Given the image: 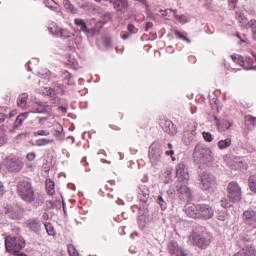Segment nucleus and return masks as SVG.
I'll use <instances>...</instances> for the list:
<instances>
[{
	"label": "nucleus",
	"mask_w": 256,
	"mask_h": 256,
	"mask_svg": "<svg viewBox=\"0 0 256 256\" xmlns=\"http://www.w3.org/2000/svg\"><path fill=\"white\" fill-rule=\"evenodd\" d=\"M43 95H48L49 97H55V90L51 89V88H44V90H42Z\"/></svg>",
	"instance_id": "obj_37"
},
{
	"label": "nucleus",
	"mask_w": 256,
	"mask_h": 256,
	"mask_svg": "<svg viewBox=\"0 0 256 256\" xmlns=\"http://www.w3.org/2000/svg\"><path fill=\"white\" fill-rule=\"evenodd\" d=\"M68 253L70 256H79V252L72 244L68 245Z\"/></svg>",
	"instance_id": "obj_35"
},
{
	"label": "nucleus",
	"mask_w": 256,
	"mask_h": 256,
	"mask_svg": "<svg viewBox=\"0 0 256 256\" xmlns=\"http://www.w3.org/2000/svg\"><path fill=\"white\" fill-rule=\"evenodd\" d=\"M243 221L246 225H256V211L246 210L243 213Z\"/></svg>",
	"instance_id": "obj_12"
},
{
	"label": "nucleus",
	"mask_w": 256,
	"mask_h": 256,
	"mask_svg": "<svg viewBox=\"0 0 256 256\" xmlns=\"http://www.w3.org/2000/svg\"><path fill=\"white\" fill-rule=\"evenodd\" d=\"M232 60L234 63H241V57L240 56H232Z\"/></svg>",
	"instance_id": "obj_49"
},
{
	"label": "nucleus",
	"mask_w": 256,
	"mask_h": 256,
	"mask_svg": "<svg viewBox=\"0 0 256 256\" xmlns=\"http://www.w3.org/2000/svg\"><path fill=\"white\" fill-rule=\"evenodd\" d=\"M26 119L27 116H25V114H20L19 116H17L14 122V127H21V125H23V121H25Z\"/></svg>",
	"instance_id": "obj_29"
},
{
	"label": "nucleus",
	"mask_w": 256,
	"mask_h": 256,
	"mask_svg": "<svg viewBox=\"0 0 256 256\" xmlns=\"http://www.w3.org/2000/svg\"><path fill=\"white\" fill-rule=\"evenodd\" d=\"M172 13L174 15V19L178 21V23H181V25H185V23H189V18L185 16L184 14H177V10H172Z\"/></svg>",
	"instance_id": "obj_21"
},
{
	"label": "nucleus",
	"mask_w": 256,
	"mask_h": 256,
	"mask_svg": "<svg viewBox=\"0 0 256 256\" xmlns=\"http://www.w3.org/2000/svg\"><path fill=\"white\" fill-rule=\"evenodd\" d=\"M53 141H54L53 139L42 138V139L36 140V145L37 147H45V145H49L53 143Z\"/></svg>",
	"instance_id": "obj_28"
},
{
	"label": "nucleus",
	"mask_w": 256,
	"mask_h": 256,
	"mask_svg": "<svg viewBox=\"0 0 256 256\" xmlns=\"http://www.w3.org/2000/svg\"><path fill=\"white\" fill-rule=\"evenodd\" d=\"M220 205H221V207H228V205H229V203L224 199V200H221L220 201Z\"/></svg>",
	"instance_id": "obj_50"
},
{
	"label": "nucleus",
	"mask_w": 256,
	"mask_h": 256,
	"mask_svg": "<svg viewBox=\"0 0 256 256\" xmlns=\"http://www.w3.org/2000/svg\"><path fill=\"white\" fill-rule=\"evenodd\" d=\"M228 167H230V169H234V171L243 169V161L237 157L230 158L228 160Z\"/></svg>",
	"instance_id": "obj_17"
},
{
	"label": "nucleus",
	"mask_w": 256,
	"mask_h": 256,
	"mask_svg": "<svg viewBox=\"0 0 256 256\" xmlns=\"http://www.w3.org/2000/svg\"><path fill=\"white\" fill-rule=\"evenodd\" d=\"M28 227L37 233L41 229V222L39 220H31L28 223Z\"/></svg>",
	"instance_id": "obj_27"
},
{
	"label": "nucleus",
	"mask_w": 256,
	"mask_h": 256,
	"mask_svg": "<svg viewBox=\"0 0 256 256\" xmlns=\"http://www.w3.org/2000/svg\"><path fill=\"white\" fill-rule=\"evenodd\" d=\"M63 5L65 9L69 11V13H72L73 15H76V13H79V10L75 8L73 4H71V1L63 0Z\"/></svg>",
	"instance_id": "obj_22"
},
{
	"label": "nucleus",
	"mask_w": 256,
	"mask_h": 256,
	"mask_svg": "<svg viewBox=\"0 0 256 256\" xmlns=\"http://www.w3.org/2000/svg\"><path fill=\"white\" fill-rule=\"evenodd\" d=\"M168 249L170 251V253L173 254V256H184L185 252H183V249H181V247H179V244H177V242L172 241L168 244Z\"/></svg>",
	"instance_id": "obj_16"
},
{
	"label": "nucleus",
	"mask_w": 256,
	"mask_h": 256,
	"mask_svg": "<svg viewBox=\"0 0 256 256\" xmlns=\"http://www.w3.org/2000/svg\"><path fill=\"white\" fill-rule=\"evenodd\" d=\"M248 27L251 29L252 33H253V39L256 40V20H250L248 22Z\"/></svg>",
	"instance_id": "obj_31"
},
{
	"label": "nucleus",
	"mask_w": 256,
	"mask_h": 256,
	"mask_svg": "<svg viewBox=\"0 0 256 256\" xmlns=\"http://www.w3.org/2000/svg\"><path fill=\"white\" fill-rule=\"evenodd\" d=\"M7 143V139L5 137L0 138V147Z\"/></svg>",
	"instance_id": "obj_51"
},
{
	"label": "nucleus",
	"mask_w": 256,
	"mask_h": 256,
	"mask_svg": "<svg viewBox=\"0 0 256 256\" xmlns=\"http://www.w3.org/2000/svg\"><path fill=\"white\" fill-rule=\"evenodd\" d=\"M157 202L159 203L161 209H167V204L165 203V200H163V197L158 196Z\"/></svg>",
	"instance_id": "obj_40"
},
{
	"label": "nucleus",
	"mask_w": 256,
	"mask_h": 256,
	"mask_svg": "<svg viewBox=\"0 0 256 256\" xmlns=\"http://www.w3.org/2000/svg\"><path fill=\"white\" fill-rule=\"evenodd\" d=\"M184 41H187V43H191V39L187 38L184 36V38H182Z\"/></svg>",
	"instance_id": "obj_58"
},
{
	"label": "nucleus",
	"mask_w": 256,
	"mask_h": 256,
	"mask_svg": "<svg viewBox=\"0 0 256 256\" xmlns=\"http://www.w3.org/2000/svg\"><path fill=\"white\" fill-rule=\"evenodd\" d=\"M176 177L180 183H187L189 181V170L183 163H179L176 168Z\"/></svg>",
	"instance_id": "obj_8"
},
{
	"label": "nucleus",
	"mask_w": 256,
	"mask_h": 256,
	"mask_svg": "<svg viewBox=\"0 0 256 256\" xmlns=\"http://www.w3.org/2000/svg\"><path fill=\"white\" fill-rule=\"evenodd\" d=\"M111 3L116 9V11H123V9H127V0H110Z\"/></svg>",
	"instance_id": "obj_18"
},
{
	"label": "nucleus",
	"mask_w": 256,
	"mask_h": 256,
	"mask_svg": "<svg viewBox=\"0 0 256 256\" xmlns=\"http://www.w3.org/2000/svg\"><path fill=\"white\" fill-rule=\"evenodd\" d=\"M231 5H233V8H235V5H237V0L231 1V2H230V6H231Z\"/></svg>",
	"instance_id": "obj_57"
},
{
	"label": "nucleus",
	"mask_w": 256,
	"mask_h": 256,
	"mask_svg": "<svg viewBox=\"0 0 256 256\" xmlns=\"http://www.w3.org/2000/svg\"><path fill=\"white\" fill-rule=\"evenodd\" d=\"M74 37H75V43H83V36H81V33L80 32H78V33H76V35H74Z\"/></svg>",
	"instance_id": "obj_43"
},
{
	"label": "nucleus",
	"mask_w": 256,
	"mask_h": 256,
	"mask_svg": "<svg viewBox=\"0 0 256 256\" xmlns=\"http://www.w3.org/2000/svg\"><path fill=\"white\" fill-rule=\"evenodd\" d=\"M160 13H173V9H165V10H160Z\"/></svg>",
	"instance_id": "obj_53"
},
{
	"label": "nucleus",
	"mask_w": 256,
	"mask_h": 256,
	"mask_svg": "<svg viewBox=\"0 0 256 256\" xmlns=\"http://www.w3.org/2000/svg\"><path fill=\"white\" fill-rule=\"evenodd\" d=\"M189 239L194 245H197V247H207L210 243L207 234H199L197 232H193Z\"/></svg>",
	"instance_id": "obj_6"
},
{
	"label": "nucleus",
	"mask_w": 256,
	"mask_h": 256,
	"mask_svg": "<svg viewBox=\"0 0 256 256\" xmlns=\"http://www.w3.org/2000/svg\"><path fill=\"white\" fill-rule=\"evenodd\" d=\"M36 113H51V106L44 105L36 110Z\"/></svg>",
	"instance_id": "obj_33"
},
{
	"label": "nucleus",
	"mask_w": 256,
	"mask_h": 256,
	"mask_svg": "<svg viewBox=\"0 0 256 256\" xmlns=\"http://www.w3.org/2000/svg\"><path fill=\"white\" fill-rule=\"evenodd\" d=\"M193 155L194 161L201 165H205L206 163H211V161H213V151L201 144H198L195 147Z\"/></svg>",
	"instance_id": "obj_3"
},
{
	"label": "nucleus",
	"mask_w": 256,
	"mask_h": 256,
	"mask_svg": "<svg viewBox=\"0 0 256 256\" xmlns=\"http://www.w3.org/2000/svg\"><path fill=\"white\" fill-rule=\"evenodd\" d=\"M48 135H50L48 130H38L34 132V137H48Z\"/></svg>",
	"instance_id": "obj_34"
},
{
	"label": "nucleus",
	"mask_w": 256,
	"mask_h": 256,
	"mask_svg": "<svg viewBox=\"0 0 256 256\" xmlns=\"http://www.w3.org/2000/svg\"><path fill=\"white\" fill-rule=\"evenodd\" d=\"M245 122L249 123V125H256V118L253 116H246Z\"/></svg>",
	"instance_id": "obj_39"
},
{
	"label": "nucleus",
	"mask_w": 256,
	"mask_h": 256,
	"mask_svg": "<svg viewBox=\"0 0 256 256\" xmlns=\"http://www.w3.org/2000/svg\"><path fill=\"white\" fill-rule=\"evenodd\" d=\"M27 99H29V95L27 93H23L18 97V106L21 107V109H27Z\"/></svg>",
	"instance_id": "obj_20"
},
{
	"label": "nucleus",
	"mask_w": 256,
	"mask_h": 256,
	"mask_svg": "<svg viewBox=\"0 0 256 256\" xmlns=\"http://www.w3.org/2000/svg\"><path fill=\"white\" fill-rule=\"evenodd\" d=\"M195 131H197V128L195 126H191L190 129L184 131L182 139L186 145L193 143V141H195V139L197 138V132Z\"/></svg>",
	"instance_id": "obj_10"
},
{
	"label": "nucleus",
	"mask_w": 256,
	"mask_h": 256,
	"mask_svg": "<svg viewBox=\"0 0 256 256\" xmlns=\"http://www.w3.org/2000/svg\"><path fill=\"white\" fill-rule=\"evenodd\" d=\"M236 19L239 21V23H242V25H245L247 23V18L243 15V13H236Z\"/></svg>",
	"instance_id": "obj_36"
},
{
	"label": "nucleus",
	"mask_w": 256,
	"mask_h": 256,
	"mask_svg": "<svg viewBox=\"0 0 256 256\" xmlns=\"http://www.w3.org/2000/svg\"><path fill=\"white\" fill-rule=\"evenodd\" d=\"M248 63H253V60H251V59H248Z\"/></svg>",
	"instance_id": "obj_62"
},
{
	"label": "nucleus",
	"mask_w": 256,
	"mask_h": 256,
	"mask_svg": "<svg viewBox=\"0 0 256 256\" xmlns=\"http://www.w3.org/2000/svg\"><path fill=\"white\" fill-rule=\"evenodd\" d=\"M17 193L25 203H33L35 201V189L31 182L22 180L17 185Z\"/></svg>",
	"instance_id": "obj_2"
},
{
	"label": "nucleus",
	"mask_w": 256,
	"mask_h": 256,
	"mask_svg": "<svg viewBox=\"0 0 256 256\" xmlns=\"http://www.w3.org/2000/svg\"><path fill=\"white\" fill-rule=\"evenodd\" d=\"M35 157H37V155L34 152L28 153L26 156L28 161H35Z\"/></svg>",
	"instance_id": "obj_45"
},
{
	"label": "nucleus",
	"mask_w": 256,
	"mask_h": 256,
	"mask_svg": "<svg viewBox=\"0 0 256 256\" xmlns=\"http://www.w3.org/2000/svg\"><path fill=\"white\" fill-rule=\"evenodd\" d=\"M168 15H169V12L168 13H165V12L162 13V17H167Z\"/></svg>",
	"instance_id": "obj_59"
},
{
	"label": "nucleus",
	"mask_w": 256,
	"mask_h": 256,
	"mask_svg": "<svg viewBox=\"0 0 256 256\" xmlns=\"http://www.w3.org/2000/svg\"><path fill=\"white\" fill-rule=\"evenodd\" d=\"M185 212L192 219H211L215 215L213 208L207 204H190Z\"/></svg>",
	"instance_id": "obj_1"
},
{
	"label": "nucleus",
	"mask_w": 256,
	"mask_h": 256,
	"mask_svg": "<svg viewBox=\"0 0 256 256\" xmlns=\"http://www.w3.org/2000/svg\"><path fill=\"white\" fill-rule=\"evenodd\" d=\"M162 129L168 135L177 134V128L175 127V124H173L171 120H165L164 123H162Z\"/></svg>",
	"instance_id": "obj_15"
},
{
	"label": "nucleus",
	"mask_w": 256,
	"mask_h": 256,
	"mask_svg": "<svg viewBox=\"0 0 256 256\" xmlns=\"http://www.w3.org/2000/svg\"><path fill=\"white\" fill-rule=\"evenodd\" d=\"M249 188L253 193H256V175L250 176Z\"/></svg>",
	"instance_id": "obj_30"
},
{
	"label": "nucleus",
	"mask_w": 256,
	"mask_h": 256,
	"mask_svg": "<svg viewBox=\"0 0 256 256\" xmlns=\"http://www.w3.org/2000/svg\"><path fill=\"white\" fill-rule=\"evenodd\" d=\"M232 141L231 138H226L224 140H220L218 142V149H220L221 151L225 150V149H229V146L231 145Z\"/></svg>",
	"instance_id": "obj_25"
},
{
	"label": "nucleus",
	"mask_w": 256,
	"mask_h": 256,
	"mask_svg": "<svg viewBox=\"0 0 256 256\" xmlns=\"http://www.w3.org/2000/svg\"><path fill=\"white\" fill-rule=\"evenodd\" d=\"M5 195V186H3V182H0V197Z\"/></svg>",
	"instance_id": "obj_48"
},
{
	"label": "nucleus",
	"mask_w": 256,
	"mask_h": 256,
	"mask_svg": "<svg viewBox=\"0 0 256 256\" xmlns=\"http://www.w3.org/2000/svg\"><path fill=\"white\" fill-rule=\"evenodd\" d=\"M139 1H141L142 3H147V0H139Z\"/></svg>",
	"instance_id": "obj_61"
},
{
	"label": "nucleus",
	"mask_w": 256,
	"mask_h": 256,
	"mask_svg": "<svg viewBox=\"0 0 256 256\" xmlns=\"http://www.w3.org/2000/svg\"><path fill=\"white\" fill-rule=\"evenodd\" d=\"M219 221H225L227 219V214L225 212H219L217 215Z\"/></svg>",
	"instance_id": "obj_44"
},
{
	"label": "nucleus",
	"mask_w": 256,
	"mask_h": 256,
	"mask_svg": "<svg viewBox=\"0 0 256 256\" xmlns=\"http://www.w3.org/2000/svg\"><path fill=\"white\" fill-rule=\"evenodd\" d=\"M203 139H205L208 143H211L213 141V135L209 132H203Z\"/></svg>",
	"instance_id": "obj_38"
},
{
	"label": "nucleus",
	"mask_w": 256,
	"mask_h": 256,
	"mask_svg": "<svg viewBox=\"0 0 256 256\" xmlns=\"http://www.w3.org/2000/svg\"><path fill=\"white\" fill-rule=\"evenodd\" d=\"M5 213L9 217V219L13 220L21 219L23 217V210H21L19 206L7 208Z\"/></svg>",
	"instance_id": "obj_11"
},
{
	"label": "nucleus",
	"mask_w": 256,
	"mask_h": 256,
	"mask_svg": "<svg viewBox=\"0 0 256 256\" xmlns=\"http://www.w3.org/2000/svg\"><path fill=\"white\" fill-rule=\"evenodd\" d=\"M168 147H169V149H173V144L168 143Z\"/></svg>",
	"instance_id": "obj_60"
},
{
	"label": "nucleus",
	"mask_w": 256,
	"mask_h": 256,
	"mask_svg": "<svg viewBox=\"0 0 256 256\" xmlns=\"http://www.w3.org/2000/svg\"><path fill=\"white\" fill-rule=\"evenodd\" d=\"M172 173H173V171L171 170V168L166 169L167 178H166V180H164V183H169L171 181V174Z\"/></svg>",
	"instance_id": "obj_41"
},
{
	"label": "nucleus",
	"mask_w": 256,
	"mask_h": 256,
	"mask_svg": "<svg viewBox=\"0 0 256 256\" xmlns=\"http://www.w3.org/2000/svg\"><path fill=\"white\" fill-rule=\"evenodd\" d=\"M128 31L130 35H133V33H135V26H133V24H129Z\"/></svg>",
	"instance_id": "obj_47"
},
{
	"label": "nucleus",
	"mask_w": 256,
	"mask_h": 256,
	"mask_svg": "<svg viewBox=\"0 0 256 256\" xmlns=\"http://www.w3.org/2000/svg\"><path fill=\"white\" fill-rule=\"evenodd\" d=\"M174 35L177 37V39H185V36H183V34L177 30L174 31Z\"/></svg>",
	"instance_id": "obj_46"
},
{
	"label": "nucleus",
	"mask_w": 256,
	"mask_h": 256,
	"mask_svg": "<svg viewBox=\"0 0 256 256\" xmlns=\"http://www.w3.org/2000/svg\"><path fill=\"white\" fill-rule=\"evenodd\" d=\"M46 190L48 195H55V182L53 180H46Z\"/></svg>",
	"instance_id": "obj_24"
},
{
	"label": "nucleus",
	"mask_w": 256,
	"mask_h": 256,
	"mask_svg": "<svg viewBox=\"0 0 256 256\" xmlns=\"http://www.w3.org/2000/svg\"><path fill=\"white\" fill-rule=\"evenodd\" d=\"M49 29L50 32H52L57 37H61V39H69V37L72 35L71 31H69L67 28L56 27L54 30L53 28Z\"/></svg>",
	"instance_id": "obj_13"
},
{
	"label": "nucleus",
	"mask_w": 256,
	"mask_h": 256,
	"mask_svg": "<svg viewBox=\"0 0 256 256\" xmlns=\"http://www.w3.org/2000/svg\"><path fill=\"white\" fill-rule=\"evenodd\" d=\"M214 121H216L217 130L220 133L227 131V129H230L233 126V123H231L229 120H222L219 122L217 116H214Z\"/></svg>",
	"instance_id": "obj_14"
},
{
	"label": "nucleus",
	"mask_w": 256,
	"mask_h": 256,
	"mask_svg": "<svg viewBox=\"0 0 256 256\" xmlns=\"http://www.w3.org/2000/svg\"><path fill=\"white\" fill-rule=\"evenodd\" d=\"M165 155H169L170 157H173V155H175V151L168 150V151L165 152Z\"/></svg>",
	"instance_id": "obj_52"
},
{
	"label": "nucleus",
	"mask_w": 256,
	"mask_h": 256,
	"mask_svg": "<svg viewBox=\"0 0 256 256\" xmlns=\"http://www.w3.org/2000/svg\"><path fill=\"white\" fill-rule=\"evenodd\" d=\"M102 19L104 23H107L108 21H111V13L106 12L102 15Z\"/></svg>",
	"instance_id": "obj_42"
},
{
	"label": "nucleus",
	"mask_w": 256,
	"mask_h": 256,
	"mask_svg": "<svg viewBox=\"0 0 256 256\" xmlns=\"http://www.w3.org/2000/svg\"><path fill=\"white\" fill-rule=\"evenodd\" d=\"M53 118L50 117H40L39 118V124L42 126V127H45V128H49L53 125V122L52 121Z\"/></svg>",
	"instance_id": "obj_23"
},
{
	"label": "nucleus",
	"mask_w": 256,
	"mask_h": 256,
	"mask_svg": "<svg viewBox=\"0 0 256 256\" xmlns=\"http://www.w3.org/2000/svg\"><path fill=\"white\" fill-rule=\"evenodd\" d=\"M201 183L202 189H204V191H209V189H213L216 185L215 176L211 173L204 172L201 175Z\"/></svg>",
	"instance_id": "obj_9"
},
{
	"label": "nucleus",
	"mask_w": 256,
	"mask_h": 256,
	"mask_svg": "<svg viewBox=\"0 0 256 256\" xmlns=\"http://www.w3.org/2000/svg\"><path fill=\"white\" fill-rule=\"evenodd\" d=\"M178 193H180V195H184L186 199H189V197H191V189H189V187L185 185H181L179 187Z\"/></svg>",
	"instance_id": "obj_26"
},
{
	"label": "nucleus",
	"mask_w": 256,
	"mask_h": 256,
	"mask_svg": "<svg viewBox=\"0 0 256 256\" xmlns=\"http://www.w3.org/2000/svg\"><path fill=\"white\" fill-rule=\"evenodd\" d=\"M245 69L246 71H251V70L256 71V66H249V67H246Z\"/></svg>",
	"instance_id": "obj_55"
},
{
	"label": "nucleus",
	"mask_w": 256,
	"mask_h": 256,
	"mask_svg": "<svg viewBox=\"0 0 256 256\" xmlns=\"http://www.w3.org/2000/svg\"><path fill=\"white\" fill-rule=\"evenodd\" d=\"M4 165L8 169V171L18 172L23 169V162L19 160V158H7L4 160Z\"/></svg>",
	"instance_id": "obj_7"
},
{
	"label": "nucleus",
	"mask_w": 256,
	"mask_h": 256,
	"mask_svg": "<svg viewBox=\"0 0 256 256\" xmlns=\"http://www.w3.org/2000/svg\"><path fill=\"white\" fill-rule=\"evenodd\" d=\"M45 228L48 235H50L51 237H55V228L53 227L52 224L50 223L45 224Z\"/></svg>",
	"instance_id": "obj_32"
},
{
	"label": "nucleus",
	"mask_w": 256,
	"mask_h": 256,
	"mask_svg": "<svg viewBox=\"0 0 256 256\" xmlns=\"http://www.w3.org/2000/svg\"><path fill=\"white\" fill-rule=\"evenodd\" d=\"M129 37H131V34H130V33L122 34V39H124V40L129 39Z\"/></svg>",
	"instance_id": "obj_54"
},
{
	"label": "nucleus",
	"mask_w": 256,
	"mask_h": 256,
	"mask_svg": "<svg viewBox=\"0 0 256 256\" xmlns=\"http://www.w3.org/2000/svg\"><path fill=\"white\" fill-rule=\"evenodd\" d=\"M227 197L232 203H238L241 199V186H239V183L233 181L228 184Z\"/></svg>",
	"instance_id": "obj_4"
},
{
	"label": "nucleus",
	"mask_w": 256,
	"mask_h": 256,
	"mask_svg": "<svg viewBox=\"0 0 256 256\" xmlns=\"http://www.w3.org/2000/svg\"><path fill=\"white\" fill-rule=\"evenodd\" d=\"M74 23L80 27V31H82L83 33H91V31L89 30V28L87 27V22H85L84 19L81 18H75L74 19Z\"/></svg>",
	"instance_id": "obj_19"
},
{
	"label": "nucleus",
	"mask_w": 256,
	"mask_h": 256,
	"mask_svg": "<svg viewBox=\"0 0 256 256\" xmlns=\"http://www.w3.org/2000/svg\"><path fill=\"white\" fill-rule=\"evenodd\" d=\"M5 121V115L3 113H0V123H3Z\"/></svg>",
	"instance_id": "obj_56"
},
{
	"label": "nucleus",
	"mask_w": 256,
	"mask_h": 256,
	"mask_svg": "<svg viewBox=\"0 0 256 256\" xmlns=\"http://www.w3.org/2000/svg\"><path fill=\"white\" fill-rule=\"evenodd\" d=\"M161 145L159 143H153L149 149V159L152 165H158L161 162Z\"/></svg>",
	"instance_id": "obj_5"
}]
</instances>
